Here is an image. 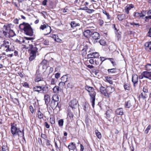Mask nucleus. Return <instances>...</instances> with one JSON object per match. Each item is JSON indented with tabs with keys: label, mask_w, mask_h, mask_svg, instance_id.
<instances>
[{
	"label": "nucleus",
	"mask_w": 151,
	"mask_h": 151,
	"mask_svg": "<svg viewBox=\"0 0 151 151\" xmlns=\"http://www.w3.org/2000/svg\"><path fill=\"white\" fill-rule=\"evenodd\" d=\"M92 32H91L89 30H86L84 31L83 32V35L84 36L87 38L90 37V36L92 35Z\"/></svg>",
	"instance_id": "obj_21"
},
{
	"label": "nucleus",
	"mask_w": 151,
	"mask_h": 151,
	"mask_svg": "<svg viewBox=\"0 0 151 151\" xmlns=\"http://www.w3.org/2000/svg\"><path fill=\"white\" fill-rule=\"evenodd\" d=\"M22 86L25 88H29V85L28 84L27 82H25L24 83H22Z\"/></svg>",
	"instance_id": "obj_50"
},
{
	"label": "nucleus",
	"mask_w": 151,
	"mask_h": 151,
	"mask_svg": "<svg viewBox=\"0 0 151 151\" xmlns=\"http://www.w3.org/2000/svg\"><path fill=\"white\" fill-rule=\"evenodd\" d=\"M71 27L72 28H74L77 26H80V24L77 21H71L70 23Z\"/></svg>",
	"instance_id": "obj_16"
},
{
	"label": "nucleus",
	"mask_w": 151,
	"mask_h": 151,
	"mask_svg": "<svg viewBox=\"0 0 151 151\" xmlns=\"http://www.w3.org/2000/svg\"><path fill=\"white\" fill-rule=\"evenodd\" d=\"M95 132L98 138L99 139H101V133L98 132L97 130H95Z\"/></svg>",
	"instance_id": "obj_41"
},
{
	"label": "nucleus",
	"mask_w": 151,
	"mask_h": 151,
	"mask_svg": "<svg viewBox=\"0 0 151 151\" xmlns=\"http://www.w3.org/2000/svg\"><path fill=\"white\" fill-rule=\"evenodd\" d=\"M7 32H6L5 31L3 30L0 32V35H1V37L5 36L7 37L8 34L7 33Z\"/></svg>",
	"instance_id": "obj_33"
},
{
	"label": "nucleus",
	"mask_w": 151,
	"mask_h": 151,
	"mask_svg": "<svg viewBox=\"0 0 151 151\" xmlns=\"http://www.w3.org/2000/svg\"><path fill=\"white\" fill-rule=\"evenodd\" d=\"M19 28L24 31V33L27 35L32 36L33 32L31 25L28 23L23 22L19 24Z\"/></svg>",
	"instance_id": "obj_1"
},
{
	"label": "nucleus",
	"mask_w": 151,
	"mask_h": 151,
	"mask_svg": "<svg viewBox=\"0 0 151 151\" xmlns=\"http://www.w3.org/2000/svg\"><path fill=\"white\" fill-rule=\"evenodd\" d=\"M96 92H93L92 93L89 94L90 96V100L92 103V107L93 108L95 105V96H96Z\"/></svg>",
	"instance_id": "obj_8"
},
{
	"label": "nucleus",
	"mask_w": 151,
	"mask_h": 151,
	"mask_svg": "<svg viewBox=\"0 0 151 151\" xmlns=\"http://www.w3.org/2000/svg\"><path fill=\"white\" fill-rule=\"evenodd\" d=\"M52 99L50 103V106L53 110L55 109L57 106L58 107L59 106H58L59 97L57 95H54L52 98Z\"/></svg>",
	"instance_id": "obj_5"
},
{
	"label": "nucleus",
	"mask_w": 151,
	"mask_h": 151,
	"mask_svg": "<svg viewBox=\"0 0 151 151\" xmlns=\"http://www.w3.org/2000/svg\"><path fill=\"white\" fill-rule=\"evenodd\" d=\"M90 48L87 45H85L83 47V48L82 50V55L83 56H85L87 54V52L88 51V52H90V50H89Z\"/></svg>",
	"instance_id": "obj_11"
},
{
	"label": "nucleus",
	"mask_w": 151,
	"mask_h": 151,
	"mask_svg": "<svg viewBox=\"0 0 151 151\" xmlns=\"http://www.w3.org/2000/svg\"><path fill=\"white\" fill-rule=\"evenodd\" d=\"M130 24L131 25H135L136 27H139V23H136L135 22L130 23Z\"/></svg>",
	"instance_id": "obj_51"
},
{
	"label": "nucleus",
	"mask_w": 151,
	"mask_h": 151,
	"mask_svg": "<svg viewBox=\"0 0 151 151\" xmlns=\"http://www.w3.org/2000/svg\"><path fill=\"white\" fill-rule=\"evenodd\" d=\"M65 85V82L63 81H62L61 82H60L59 83V86H64Z\"/></svg>",
	"instance_id": "obj_63"
},
{
	"label": "nucleus",
	"mask_w": 151,
	"mask_h": 151,
	"mask_svg": "<svg viewBox=\"0 0 151 151\" xmlns=\"http://www.w3.org/2000/svg\"><path fill=\"white\" fill-rule=\"evenodd\" d=\"M125 16L124 14L119 15L117 16L118 19L120 21H122L125 17Z\"/></svg>",
	"instance_id": "obj_37"
},
{
	"label": "nucleus",
	"mask_w": 151,
	"mask_h": 151,
	"mask_svg": "<svg viewBox=\"0 0 151 151\" xmlns=\"http://www.w3.org/2000/svg\"><path fill=\"white\" fill-rule=\"evenodd\" d=\"M68 79V75H63L62 77L61 78V80L62 81L65 82V83L67 81V80Z\"/></svg>",
	"instance_id": "obj_29"
},
{
	"label": "nucleus",
	"mask_w": 151,
	"mask_h": 151,
	"mask_svg": "<svg viewBox=\"0 0 151 151\" xmlns=\"http://www.w3.org/2000/svg\"><path fill=\"white\" fill-rule=\"evenodd\" d=\"M99 42L101 45H104L106 43L105 41L104 40L101 39L100 40Z\"/></svg>",
	"instance_id": "obj_48"
},
{
	"label": "nucleus",
	"mask_w": 151,
	"mask_h": 151,
	"mask_svg": "<svg viewBox=\"0 0 151 151\" xmlns=\"http://www.w3.org/2000/svg\"><path fill=\"white\" fill-rule=\"evenodd\" d=\"M133 7L134 6L132 4L128 5L125 7L124 10L127 14H128L129 13V10Z\"/></svg>",
	"instance_id": "obj_18"
},
{
	"label": "nucleus",
	"mask_w": 151,
	"mask_h": 151,
	"mask_svg": "<svg viewBox=\"0 0 151 151\" xmlns=\"http://www.w3.org/2000/svg\"><path fill=\"white\" fill-rule=\"evenodd\" d=\"M47 63V61L46 60H44L42 62L41 64L42 65V68L43 69H46L47 68V67L45 64Z\"/></svg>",
	"instance_id": "obj_36"
},
{
	"label": "nucleus",
	"mask_w": 151,
	"mask_h": 151,
	"mask_svg": "<svg viewBox=\"0 0 151 151\" xmlns=\"http://www.w3.org/2000/svg\"><path fill=\"white\" fill-rule=\"evenodd\" d=\"M148 86L147 85H145L144 86L143 89V91L144 93H148Z\"/></svg>",
	"instance_id": "obj_38"
},
{
	"label": "nucleus",
	"mask_w": 151,
	"mask_h": 151,
	"mask_svg": "<svg viewBox=\"0 0 151 151\" xmlns=\"http://www.w3.org/2000/svg\"><path fill=\"white\" fill-rule=\"evenodd\" d=\"M51 37L54 39L55 41H56V39L58 37V36L56 35H53L51 36Z\"/></svg>",
	"instance_id": "obj_59"
},
{
	"label": "nucleus",
	"mask_w": 151,
	"mask_h": 151,
	"mask_svg": "<svg viewBox=\"0 0 151 151\" xmlns=\"http://www.w3.org/2000/svg\"><path fill=\"white\" fill-rule=\"evenodd\" d=\"M108 71L109 73H114L116 71V69L115 68H112L111 69H108Z\"/></svg>",
	"instance_id": "obj_49"
},
{
	"label": "nucleus",
	"mask_w": 151,
	"mask_h": 151,
	"mask_svg": "<svg viewBox=\"0 0 151 151\" xmlns=\"http://www.w3.org/2000/svg\"><path fill=\"white\" fill-rule=\"evenodd\" d=\"M50 123L52 124H53L55 123V119L54 118L50 117Z\"/></svg>",
	"instance_id": "obj_55"
},
{
	"label": "nucleus",
	"mask_w": 151,
	"mask_h": 151,
	"mask_svg": "<svg viewBox=\"0 0 151 151\" xmlns=\"http://www.w3.org/2000/svg\"><path fill=\"white\" fill-rule=\"evenodd\" d=\"M94 11L95 10L93 9H87L86 12L89 14H91L93 12H94Z\"/></svg>",
	"instance_id": "obj_57"
},
{
	"label": "nucleus",
	"mask_w": 151,
	"mask_h": 151,
	"mask_svg": "<svg viewBox=\"0 0 151 151\" xmlns=\"http://www.w3.org/2000/svg\"><path fill=\"white\" fill-rule=\"evenodd\" d=\"M111 78L110 77H106V81L108 82L109 83L112 84L113 83V81L111 79Z\"/></svg>",
	"instance_id": "obj_44"
},
{
	"label": "nucleus",
	"mask_w": 151,
	"mask_h": 151,
	"mask_svg": "<svg viewBox=\"0 0 151 151\" xmlns=\"http://www.w3.org/2000/svg\"><path fill=\"white\" fill-rule=\"evenodd\" d=\"M103 13L106 15L107 19L109 20L111 19V16L109 13H107L104 10H103Z\"/></svg>",
	"instance_id": "obj_40"
},
{
	"label": "nucleus",
	"mask_w": 151,
	"mask_h": 151,
	"mask_svg": "<svg viewBox=\"0 0 151 151\" xmlns=\"http://www.w3.org/2000/svg\"><path fill=\"white\" fill-rule=\"evenodd\" d=\"M124 87L125 90L129 91L130 90V84L128 83H124Z\"/></svg>",
	"instance_id": "obj_27"
},
{
	"label": "nucleus",
	"mask_w": 151,
	"mask_h": 151,
	"mask_svg": "<svg viewBox=\"0 0 151 151\" xmlns=\"http://www.w3.org/2000/svg\"><path fill=\"white\" fill-rule=\"evenodd\" d=\"M43 78L42 75L40 73L37 74L36 77L35 79V82H38L42 80Z\"/></svg>",
	"instance_id": "obj_22"
},
{
	"label": "nucleus",
	"mask_w": 151,
	"mask_h": 151,
	"mask_svg": "<svg viewBox=\"0 0 151 151\" xmlns=\"http://www.w3.org/2000/svg\"><path fill=\"white\" fill-rule=\"evenodd\" d=\"M47 24H44L43 25H41L40 29L42 30L45 29H45L47 27V26H48Z\"/></svg>",
	"instance_id": "obj_43"
},
{
	"label": "nucleus",
	"mask_w": 151,
	"mask_h": 151,
	"mask_svg": "<svg viewBox=\"0 0 151 151\" xmlns=\"http://www.w3.org/2000/svg\"><path fill=\"white\" fill-rule=\"evenodd\" d=\"M1 47L6 52L13 51L14 46L11 45V43L9 41L4 40L1 45Z\"/></svg>",
	"instance_id": "obj_3"
},
{
	"label": "nucleus",
	"mask_w": 151,
	"mask_h": 151,
	"mask_svg": "<svg viewBox=\"0 0 151 151\" xmlns=\"http://www.w3.org/2000/svg\"><path fill=\"white\" fill-rule=\"evenodd\" d=\"M93 56L94 58H97L99 56V53L97 52H93Z\"/></svg>",
	"instance_id": "obj_56"
},
{
	"label": "nucleus",
	"mask_w": 151,
	"mask_h": 151,
	"mask_svg": "<svg viewBox=\"0 0 151 151\" xmlns=\"http://www.w3.org/2000/svg\"><path fill=\"white\" fill-rule=\"evenodd\" d=\"M37 115L38 118L42 119L43 118V114L39 110L37 111Z\"/></svg>",
	"instance_id": "obj_35"
},
{
	"label": "nucleus",
	"mask_w": 151,
	"mask_h": 151,
	"mask_svg": "<svg viewBox=\"0 0 151 151\" xmlns=\"http://www.w3.org/2000/svg\"><path fill=\"white\" fill-rule=\"evenodd\" d=\"M145 49L147 51L151 52V42H147L145 44Z\"/></svg>",
	"instance_id": "obj_15"
},
{
	"label": "nucleus",
	"mask_w": 151,
	"mask_h": 151,
	"mask_svg": "<svg viewBox=\"0 0 151 151\" xmlns=\"http://www.w3.org/2000/svg\"><path fill=\"white\" fill-rule=\"evenodd\" d=\"M34 38L33 37H24V39L23 40L22 42L23 43H25L27 44L29 42H33L32 40H34Z\"/></svg>",
	"instance_id": "obj_10"
},
{
	"label": "nucleus",
	"mask_w": 151,
	"mask_h": 151,
	"mask_svg": "<svg viewBox=\"0 0 151 151\" xmlns=\"http://www.w3.org/2000/svg\"><path fill=\"white\" fill-rule=\"evenodd\" d=\"M106 90L107 91V96H109L111 93L114 91L115 89L113 87L108 86L106 87Z\"/></svg>",
	"instance_id": "obj_12"
},
{
	"label": "nucleus",
	"mask_w": 151,
	"mask_h": 151,
	"mask_svg": "<svg viewBox=\"0 0 151 151\" xmlns=\"http://www.w3.org/2000/svg\"><path fill=\"white\" fill-rule=\"evenodd\" d=\"M63 120L62 119L59 120L58 122L59 126L60 127H62L63 124Z\"/></svg>",
	"instance_id": "obj_46"
},
{
	"label": "nucleus",
	"mask_w": 151,
	"mask_h": 151,
	"mask_svg": "<svg viewBox=\"0 0 151 151\" xmlns=\"http://www.w3.org/2000/svg\"><path fill=\"white\" fill-rule=\"evenodd\" d=\"M91 36L94 40L99 39L100 37L99 34L97 32L92 33Z\"/></svg>",
	"instance_id": "obj_19"
},
{
	"label": "nucleus",
	"mask_w": 151,
	"mask_h": 151,
	"mask_svg": "<svg viewBox=\"0 0 151 151\" xmlns=\"http://www.w3.org/2000/svg\"><path fill=\"white\" fill-rule=\"evenodd\" d=\"M78 101L76 99L72 100L70 103V106L72 109L76 108L77 106Z\"/></svg>",
	"instance_id": "obj_9"
},
{
	"label": "nucleus",
	"mask_w": 151,
	"mask_h": 151,
	"mask_svg": "<svg viewBox=\"0 0 151 151\" xmlns=\"http://www.w3.org/2000/svg\"><path fill=\"white\" fill-rule=\"evenodd\" d=\"M82 106L84 110L85 111H87L88 110V108L89 107V104L88 103L86 102Z\"/></svg>",
	"instance_id": "obj_26"
},
{
	"label": "nucleus",
	"mask_w": 151,
	"mask_h": 151,
	"mask_svg": "<svg viewBox=\"0 0 151 151\" xmlns=\"http://www.w3.org/2000/svg\"><path fill=\"white\" fill-rule=\"evenodd\" d=\"M146 69L148 71H151V64H147L145 65Z\"/></svg>",
	"instance_id": "obj_42"
},
{
	"label": "nucleus",
	"mask_w": 151,
	"mask_h": 151,
	"mask_svg": "<svg viewBox=\"0 0 151 151\" xmlns=\"http://www.w3.org/2000/svg\"><path fill=\"white\" fill-rule=\"evenodd\" d=\"M151 126L150 125H149L147 127L145 131V133L147 134L148 133L149 130L151 129Z\"/></svg>",
	"instance_id": "obj_47"
},
{
	"label": "nucleus",
	"mask_w": 151,
	"mask_h": 151,
	"mask_svg": "<svg viewBox=\"0 0 151 151\" xmlns=\"http://www.w3.org/2000/svg\"><path fill=\"white\" fill-rule=\"evenodd\" d=\"M8 149V147L7 145H3L2 146V150L3 151H6Z\"/></svg>",
	"instance_id": "obj_54"
},
{
	"label": "nucleus",
	"mask_w": 151,
	"mask_h": 151,
	"mask_svg": "<svg viewBox=\"0 0 151 151\" xmlns=\"http://www.w3.org/2000/svg\"><path fill=\"white\" fill-rule=\"evenodd\" d=\"M44 99L45 104L47 106H48L50 101V96L48 94H45L44 95Z\"/></svg>",
	"instance_id": "obj_14"
},
{
	"label": "nucleus",
	"mask_w": 151,
	"mask_h": 151,
	"mask_svg": "<svg viewBox=\"0 0 151 151\" xmlns=\"http://www.w3.org/2000/svg\"><path fill=\"white\" fill-rule=\"evenodd\" d=\"M107 59L110 61L112 64L113 66H114L116 65L114 59L112 58H109Z\"/></svg>",
	"instance_id": "obj_45"
},
{
	"label": "nucleus",
	"mask_w": 151,
	"mask_h": 151,
	"mask_svg": "<svg viewBox=\"0 0 151 151\" xmlns=\"http://www.w3.org/2000/svg\"><path fill=\"white\" fill-rule=\"evenodd\" d=\"M68 147L69 150V151H70L71 150H74L76 149V144L74 142L70 143L68 146Z\"/></svg>",
	"instance_id": "obj_13"
},
{
	"label": "nucleus",
	"mask_w": 151,
	"mask_h": 151,
	"mask_svg": "<svg viewBox=\"0 0 151 151\" xmlns=\"http://www.w3.org/2000/svg\"><path fill=\"white\" fill-rule=\"evenodd\" d=\"M100 59H99V61H101V62L100 63V65H101L102 64L103 62L105 60L107 59H105L104 57H100Z\"/></svg>",
	"instance_id": "obj_53"
},
{
	"label": "nucleus",
	"mask_w": 151,
	"mask_h": 151,
	"mask_svg": "<svg viewBox=\"0 0 151 151\" xmlns=\"http://www.w3.org/2000/svg\"><path fill=\"white\" fill-rule=\"evenodd\" d=\"M147 14L148 15V16L145 17V19L146 21L147 22V20L148 19H151V9L149 10L147 12Z\"/></svg>",
	"instance_id": "obj_28"
},
{
	"label": "nucleus",
	"mask_w": 151,
	"mask_h": 151,
	"mask_svg": "<svg viewBox=\"0 0 151 151\" xmlns=\"http://www.w3.org/2000/svg\"><path fill=\"white\" fill-rule=\"evenodd\" d=\"M16 126V124L11 125V132L13 136L15 137L17 135H18L19 137H22L23 139H25L24 137V130H23L22 131H21L19 128L17 127Z\"/></svg>",
	"instance_id": "obj_2"
},
{
	"label": "nucleus",
	"mask_w": 151,
	"mask_h": 151,
	"mask_svg": "<svg viewBox=\"0 0 151 151\" xmlns=\"http://www.w3.org/2000/svg\"><path fill=\"white\" fill-rule=\"evenodd\" d=\"M3 30L5 31L6 32H7V34H9V32L11 29L10 25L9 24H6L4 25L3 28Z\"/></svg>",
	"instance_id": "obj_23"
},
{
	"label": "nucleus",
	"mask_w": 151,
	"mask_h": 151,
	"mask_svg": "<svg viewBox=\"0 0 151 151\" xmlns=\"http://www.w3.org/2000/svg\"><path fill=\"white\" fill-rule=\"evenodd\" d=\"M43 87L40 86H35L33 88L34 91H36L39 92L42 90H43Z\"/></svg>",
	"instance_id": "obj_25"
},
{
	"label": "nucleus",
	"mask_w": 151,
	"mask_h": 151,
	"mask_svg": "<svg viewBox=\"0 0 151 151\" xmlns=\"http://www.w3.org/2000/svg\"><path fill=\"white\" fill-rule=\"evenodd\" d=\"M147 96V94L146 93H142L139 95V98H141L143 100H145Z\"/></svg>",
	"instance_id": "obj_30"
},
{
	"label": "nucleus",
	"mask_w": 151,
	"mask_h": 151,
	"mask_svg": "<svg viewBox=\"0 0 151 151\" xmlns=\"http://www.w3.org/2000/svg\"><path fill=\"white\" fill-rule=\"evenodd\" d=\"M68 116L71 119L73 118L74 116V115L71 112H68Z\"/></svg>",
	"instance_id": "obj_52"
},
{
	"label": "nucleus",
	"mask_w": 151,
	"mask_h": 151,
	"mask_svg": "<svg viewBox=\"0 0 151 151\" xmlns=\"http://www.w3.org/2000/svg\"><path fill=\"white\" fill-rule=\"evenodd\" d=\"M106 88H105L104 87L101 86L100 88V90L101 93L103 94L105 96H107V91L106 90Z\"/></svg>",
	"instance_id": "obj_20"
},
{
	"label": "nucleus",
	"mask_w": 151,
	"mask_h": 151,
	"mask_svg": "<svg viewBox=\"0 0 151 151\" xmlns=\"http://www.w3.org/2000/svg\"><path fill=\"white\" fill-rule=\"evenodd\" d=\"M87 57L88 58H93V53L89 54L87 55Z\"/></svg>",
	"instance_id": "obj_58"
},
{
	"label": "nucleus",
	"mask_w": 151,
	"mask_h": 151,
	"mask_svg": "<svg viewBox=\"0 0 151 151\" xmlns=\"http://www.w3.org/2000/svg\"><path fill=\"white\" fill-rule=\"evenodd\" d=\"M85 89L88 92L89 94L94 92V89L93 87L89 86L87 85H86L85 86Z\"/></svg>",
	"instance_id": "obj_17"
},
{
	"label": "nucleus",
	"mask_w": 151,
	"mask_h": 151,
	"mask_svg": "<svg viewBox=\"0 0 151 151\" xmlns=\"http://www.w3.org/2000/svg\"><path fill=\"white\" fill-rule=\"evenodd\" d=\"M132 105L131 101H129L127 102H126L125 104V107L126 108H130Z\"/></svg>",
	"instance_id": "obj_34"
},
{
	"label": "nucleus",
	"mask_w": 151,
	"mask_h": 151,
	"mask_svg": "<svg viewBox=\"0 0 151 151\" xmlns=\"http://www.w3.org/2000/svg\"><path fill=\"white\" fill-rule=\"evenodd\" d=\"M132 81L134 87L136 86L138 83V78L137 75L134 74L132 75Z\"/></svg>",
	"instance_id": "obj_7"
},
{
	"label": "nucleus",
	"mask_w": 151,
	"mask_h": 151,
	"mask_svg": "<svg viewBox=\"0 0 151 151\" xmlns=\"http://www.w3.org/2000/svg\"><path fill=\"white\" fill-rule=\"evenodd\" d=\"M29 48L30 50V57L29 58V59L30 61H32L36 56L38 49L36 47H34L32 44H29Z\"/></svg>",
	"instance_id": "obj_4"
},
{
	"label": "nucleus",
	"mask_w": 151,
	"mask_h": 151,
	"mask_svg": "<svg viewBox=\"0 0 151 151\" xmlns=\"http://www.w3.org/2000/svg\"><path fill=\"white\" fill-rule=\"evenodd\" d=\"M148 36L151 37V27L149 29V30L148 33Z\"/></svg>",
	"instance_id": "obj_64"
},
{
	"label": "nucleus",
	"mask_w": 151,
	"mask_h": 151,
	"mask_svg": "<svg viewBox=\"0 0 151 151\" xmlns=\"http://www.w3.org/2000/svg\"><path fill=\"white\" fill-rule=\"evenodd\" d=\"M60 74L59 73H57L55 75V77L57 79L58 78L60 77Z\"/></svg>",
	"instance_id": "obj_61"
},
{
	"label": "nucleus",
	"mask_w": 151,
	"mask_h": 151,
	"mask_svg": "<svg viewBox=\"0 0 151 151\" xmlns=\"http://www.w3.org/2000/svg\"><path fill=\"white\" fill-rule=\"evenodd\" d=\"M115 112L117 115H122L123 114V110L122 108L117 109L115 111Z\"/></svg>",
	"instance_id": "obj_24"
},
{
	"label": "nucleus",
	"mask_w": 151,
	"mask_h": 151,
	"mask_svg": "<svg viewBox=\"0 0 151 151\" xmlns=\"http://www.w3.org/2000/svg\"><path fill=\"white\" fill-rule=\"evenodd\" d=\"M53 90L54 93H58L59 90V87L58 86H55L54 87Z\"/></svg>",
	"instance_id": "obj_39"
},
{
	"label": "nucleus",
	"mask_w": 151,
	"mask_h": 151,
	"mask_svg": "<svg viewBox=\"0 0 151 151\" xmlns=\"http://www.w3.org/2000/svg\"><path fill=\"white\" fill-rule=\"evenodd\" d=\"M55 84V80L54 79L52 78L51 80V84L54 85Z\"/></svg>",
	"instance_id": "obj_62"
},
{
	"label": "nucleus",
	"mask_w": 151,
	"mask_h": 151,
	"mask_svg": "<svg viewBox=\"0 0 151 151\" xmlns=\"http://www.w3.org/2000/svg\"><path fill=\"white\" fill-rule=\"evenodd\" d=\"M45 31H46V32L45 34V35H47L49 34L51 32V31L50 27L49 26H47V27L45 29Z\"/></svg>",
	"instance_id": "obj_31"
},
{
	"label": "nucleus",
	"mask_w": 151,
	"mask_h": 151,
	"mask_svg": "<svg viewBox=\"0 0 151 151\" xmlns=\"http://www.w3.org/2000/svg\"><path fill=\"white\" fill-rule=\"evenodd\" d=\"M15 34L13 30L11 29L9 32V34H8V36L9 37H13L15 35Z\"/></svg>",
	"instance_id": "obj_32"
},
{
	"label": "nucleus",
	"mask_w": 151,
	"mask_h": 151,
	"mask_svg": "<svg viewBox=\"0 0 151 151\" xmlns=\"http://www.w3.org/2000/svg\"><path fill=\"white\" fill-rule=\"evenodd\" d=\"M144 78L149 79L151 81V72L147 71H144L139 76V78L140 79H142Z\"/></svg>",
	"instance_id": "obj_6"
},
{
	"label": "nucleus",
	"mask_w": 151,
	"mask_h": 151,
	"mask_svg": "<svg viewBox=\"0 0 151 151\" xmlns=\"http://www.w3.org/2000/svg\"><path fill=\"white\" fill-rule=\"evenodd\" d=\"M99 59L98 58H97L96 60H95V63L96 65H99L100 64L99 63Z\"/></svg>",
	"instance_id": "obj_60"
}]
</instances>
